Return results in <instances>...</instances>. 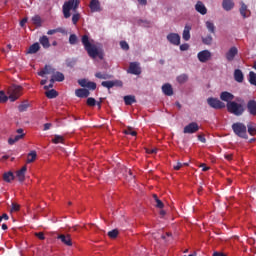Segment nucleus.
<instances>
[{
  "label": "nucleus",
  "mask_w": 256,
  "mask_h": 256,
  "mask_svg": "<svg viewBox=\"0 0 256 256\" xmlns=\"http://www.w3.org/2000/svg\"><path fill=\"white\" fill-rule=\"evenodd\" d=\"M80 0H68L64 2L62 6V13L64 15V19H69L71 17L72 11V23L73 25H77L81 20V13L77 9H79Z\"/></svg>",
  "instance_id": "f257e3e1"
},
{
  "label": "nucleus",
  "mask_w": 256,
  "mask_h": 256,
  "mask_svg": "<svg viewBox=\"0 0 256 256\" xmlns=\"http://www.w3.org/2000/svg\"><path fill=\"white\" fill-rule=\"evenodd\" d=\"M81 41L85 51H87V54L91 59H97V57L103 59V50L99 49L97 45L91 43V40L87 34L82 36Z\"/></svg>",
  "instance_id": "f03ea898"
},
{
  "label": "nucleus",
  "mask_w": 256,
  "mask_h": 256,
  "mask_svg": "<svg viewBox=\"0 0 256 256\" xmlns=\"http://www.w3.org/2000/svg\"><path fill=\"white\" fill-rule=\"evenodd\" d=\"M226 108L228 113L241 117L245 113V99L236 97L234 101L226 104Z\"/></svg>",
  "instance_id": "7ed1b4c3"
},
{
  "label": "nucleus",
  "mask_w": 256,
  "mask_h": 256,
  "mask_svg": "<svg viewBox=\"0 0 256 256\" xmlns=\"http://www.w3.org/2000/svg\"><path fill=\"white\" fill-rule=\"evenodd\" d=\"M8 99H10V101L13 103L15 101H17V99H19V97H21V95H23V87L20 85H11L8 90Z\"/></svg>",
  "instance_id": "20e7f679"
},
{
  "label": "nucleus",
  "mask_w": 256,
  "mask_h": 256,
  "mask_svg": "<svg viewBox=\"0 0 256 256\" xmlns=\"http://www.w3.org/2000/svg\"><path fill=\"white\" fill-rule=\"evenodd\" d=\"M232 131L240 139H249V136H247V126L242 122L232 124Z\"/></svg>",
  "instance_id": "39448f33"
},
{
  "label": "nucleus",
  "mask_w": 256,
  "mask_h": 256,
  "mask_svg": "<svg viewBox=\"0 0 256 256\" xmlns=\"http://www.w3.org/2000/svg\"><path fill=\"white\" fill-rule=\"evenodd\" d=\"M207 103L209 107H212V109H225V103L218 98L210 97L207 99Z\"/></svg>",
  "instance_id": "423d86ee"
},
{
  "label": "nucleus",
  "mask_w": 256,
  "mask_h": 256,
  "mask_svg": "<svg viewBox=\"0 0 256 256\" xmlns=\"http://www.w3.org/2000/svg\"><path fill=\"white\" fill-rule=\"evenodd\" d=\"M197 131H199V124H197V122L189 123L183 129V133L188 135H193V133H197Z\"/></svg>",
  "instance_id": "0eeeda50"
},
{
  "label": "nucleus",
  "mask_w": 256,
  "mask_h": 256,
  "mask_svg": "<svg viewBox=\"0 0 256 256\" xmlns=\"http://www.w3.org/2000/svg\"><path fill=\"white\" fill-rule=\"evenodd\" d=\"M23 131H24L23 128L17 129L16 133H18V135L14 136V137H10L8 139L9 145H15V143H17V141H21V139H23L25 137V133Z\"/></svg>",
  "instance_id": "6e6552de"
},
{
  "label": "nucleus",
  "mask_w": 256,
  "mask_h": 256,
  "mask_svg": "<svg viewBox=\"0 0 256 256\" xmlns=\"http://www.w3.org/2000/svg\"><path fill=\"white\" fill-rule=\"evenodd\" d=\"M57 239L59 241H61V243H63L64 245H66L67 247H73V240L71 239V235L70 234H59L57 236Z\"/></svg>",
  "instance_id": "1a4fd4ad"
},
{
  "label": "nucleus",
  "mask_w": 256,
  "mask_h": 256,
  "mask_svg": "<svg viewBox=\"0 0 256 256\" xmlns=\"http://www.w3.org/2000/svg\"><path fill=\"white\" fill-rule=\"evenodd\" d=\"M167 41H169L171 45H181V36L177 33H169L167 35Z\"/></svg>",
  "instance_id": "9d476101"
},
{
  "label": "nucleus",
  "mask_w": 256,
  "mask_h": 256,
  "mask_svg": "<svg viewBox=\"0 0 256 256\" xmlns=\"http://www.w3.org/2000/svg\"><path fill=\"white\" fill-rule=\"evenodd\" d=\"M239 53V50L237 47L233 46L226 52V60L231 63V61L235 60V57H237V54Z\"/></svg>",
  "instance_id": "9b49d317"
},
{
  "label": "nucleus",
  "mask_w": 256,
  "mask_h": 256,
  "mask_svg": "<svg viewBox=\"0 0 256 256\" xmlns=\"http://www.w3.org/2000/svg\"><path fill=\"white\" fill-rule=\"evenodd\" d=\"M91 13H101L103 8H101V2L99 0H91L89 4Z\"/></svg>",
  "instance_id": "f8f14e48"
},
{
  "label": "nucleus",
  "mask_w": 256,
  "mask_h": 256,
  "mask_svg": "<svg viewBox=\"0 0 256 256\" xmlns=\"http://www.w3.org/2000/svg\"><path fill=\"white\" fill-rule=\"evenodd\" d=\"M197 57L200 63H207L211 59V52L209 50L200 51Z\"/></svg>",
  "instance_id": "ddd939ff"
},
{
  "label": "nucleus",
  "mask_w": 256,
  "mask_h": 256,
  "mask_svg": "<svg viewBox=\"0 0 256 256\" xmlns=\"http://www.w3.org/2000/svg\"><path fill=\"white\" fill-rule=\"evenodd\" d=\"M221 101H224L225 103H233V99H235V95H233L230 92L223 91L220 94Z\"/></svg>",
  "instance_id": "4468645a"
},
{
  "label": "nucleus",
  "mask_w": 256,
  "mask_h": 256,
  "mask_svg": "<svg viewBox=\"0 0 256 256\" xmlns=\"http://www.w3.org/2000/svg\"><path fill=\"white\" fill-rule=\"evenodd\" d=\"M55 81L62 83V81H65V75L62 72L54 71L51 76L50 83H55Z\"/></svg>",
  "instance_id": "2eb2a0df"
},
{
  "label": "nucleus",
  "mask_w": 256,
  "mask_h": 256,
  "mask_svg": "<svg viewBox=\"0 0 256 256\" xmlns=\"http://www.w3.org/2000/svg\"><path fill=\"white\" fill-rule=\"evenodd\" d=\"M129 73H131V75H141V67L139 66V62L130 63Z\"/></svg>",
  "instance_id": "dca6fc26"
},
{
  "label": "nucleus",
  "mask_w": 256,
  "mask_h": 256,
  "mask_svg": "<svg viewBox=\"0 0 256 256\" xmlns=\"http://www.w3.org/2000/svg\"><path fill=\"white\" fill-rule=\"evenodd\" d=\"M55 73V68H52L51 65H45V67L38 72L39 77H45V75H53Z\"/></svg>",
  "instance_id": "f3484780"
},
{
  "label": "nucleus",
  "mask_w": 256,
  "mask_h": 256,
  "mask_svg": "<svg viewBox=\"0 0 256 256\" xmlns=\"http://www.w3.org/2000/svg\"><path fill=\"white\" fill-rule=\"evenodd\" d=\"M246 107H247L248 113L255 117L256 116V101L249 100Z\"/></svg>",
  "instance_id": "a211bd4d"
},
{
  "label": "nucleus",
  "mask_w": 256,
  "mask_h": 256,
  "mask_svg": "<svg viewBox=\"0 0 256 256\" xmlns=\"http://www.w3.org/2000/svg\"><path fill=\"white\" fill-rule=\"evenodd\" d=\"M76 97H80L81 99H85L90 95L89 90L85 88H79L75 90Z\"/></svg>",
  "instance_id": "6ab92c4d"
},
{
  "label": "nucleus",
  "mask_w": 256,
  "mask_h": 256,
  "mask_svg": "<svg viewBox=\"0 0 256 256\" xmlns=\"http://www.w3.org/2000/svg\"><path fill=\"white\" fill-rule=\"evenodd\" d=\"M195 10L197 13H200V15H207V7H205V4H203L201 1L196 3Z\"/></svg>",
  "instance_id": "aec40b11"
},
{
  "label": "nucleus",
  "mask_w": 256,
  "mask_h": 256,
  "mask_svg": "<svg viewBox=\"0 0 256 256\" xmlns=\"http://www.w3.org/2000/svg\"><path fill=\"white\" fill-rule=\"evenodd\" d=\"M25 173H27V166H23L20 170L16 172V177L20 183L25 181Z\"/></svg>",
  "instance_id": "412c9836"
},
{
  "label": "nucleus",
  "mask_w": 256,
  "mask_h": 256,
  "mask_svg": "<svg viewBox=\"0 0 256 256\" xmlns=\"http://www.w3.org/2000/svg\"><path fill=\"white\" fill-rule=\"evenodd\" d=\"M162 93L167 95V97H171V95H173V86H171L169 83L164 84L162 86Z\"/></svg>",
  "instance_id": "4be33fe9"
},
{
  "label": "nucleus",
  "mask_w": 256,
  "mask_h": 256,
  "mask_svg": "<svg viewBox=\"0 0 256 256\" xmlns=\"http://www.w3.org/2000/svg\"><path fill=\"white\" fill-rule=\"evenodd\" d=\"M234 79L237 81V83H243L245 76L243 75V71L240 69H236L234 71Z\"/></svg>",
  "instance_id": "5701e85b"
},
{
  "label": "nucleus",
  "mask_w": 256,
  "mask_h": 256,
  "mask_svg": "<svg viewBox=\"0 0 256 256\" xmlns=\"http://www.w3.org/2000/svg\"><path fill=\"white\" fill-rule=\"evenodd\" d=\"M182 39H184V41H189V39H191V26L186 25L184 27Z\"/></svg>",
  "instance_id": "b1692460"
},
{
  "label": "nucleus",
  "mask_w": 256,
  "mask_h": 256,
  "mask_svg": "<svg viewBox=\"0 0 256 256\" xmlns=\"http://www.w3.org/2000/svg\"><path fill=\"white\" fill-rule=\"evenodd\" d=\"M222 7L225 11H231L235 7L233 0H223Z\"/></svg>",
  "instance_id": "393cba45"
},
{
  "label": "nucleus",
  "mask_w": 256,
  "mask_h": 256,
  "mask_svg": "<svg viewBox=\"0 0 256 256\" xmlns=\"http://www.w3.org/2000/svg\"><path fill=\"white\" fill-rule=\"evenodd\" d=\"M39 43L44 49H49V47H51V43L49 42V38L47 36L40 37Z\"/></svg>",
  "instance_id": "a878e982"
},
{
  "label": "nucleus",
  "mask_w": 256,
  "mask_h": 256,
  "mask_svg": "<svg viewBox=\"0 0 256 256\" xmlns=\"http://www.w3.org/2000/svg\"><path fill=\"white\" fill-rule=\"evenodd\" d=\"M39 49H41V46L39 45V43L36 42L29 47L27 53H29L30 55H34V53H37Z\"/></svg>",
  "instance_id": "bb28decb"
},
{
  "label": "nucleus",
  "mask_w": 256,
  "mask_h": 256,
  "mask_svg": "<svg viewBox=\"0 0 256 256\" xmlns=\"http://www.w3.org/2000/svg\"><path fill=\"white\" fill-rule=\"evenodd\" d=\"M45 95L48 99H55V98L59 97V93L55 89H51L49 91H46Z\"/></svg>",
  "instance_id": "cd10ccee"
},
{
  "label": "nucleus",
  "mask_w": 256,
  "mask_h": 256,
  "mask_svg": "<svg viewBox=\"0 0 256 256\" xmlns=\"http://www.w3.org/2000/svg\"><path fill=\"white\" fill-rule=\"evenodd\" d=\"M14 179H15V175L13 174V172H6L3 174V180L6 183H11Z\"/></svg>",
  "instance_id": "c85d7f7f"
},
{
  "label": "nucleus",
  "mask_w": 256,
  "mask_h": 256,
  "mask_svg": "<svg viewBox=\"0 0 256 256\" xmlns=\"http://www.w3.org/2000/svg\"><path fill=\"white\" fill-rule=\"evenodd\" d=\"M125 105H133V103H137V99L133 95L124 96Z\"/></svg>",
  "instance_id": "c756f323"
},
{
  "label": "nucleus",
  "mask_w": 256,
  "mask_h": 256,
  "mask_svg": "<svg viewBox=\"0 0 256 256\" xmlns=\"http://www.w3.org/2000/svg\"><path fill=\"white\" fill-rule=\"evenodd\" d=\"M249 13H251V12H249V11L247 10L246 4L242 2V3H241V8H240V15H242V17H243L244 19H246V17H249Z\"/></svg>",
  "instance_id": "7c9ffc66"
},
{
  "label": "nucleus",
  "mask_w": 256,
  "mask_h": 256,
  "mask_svg": "<svg viewBox=\"0 0 256 256\" xmlns=\"http://www.w3.org/2000/svg\"><path fill=\"white\" fill-rule=\"evenodd\" d=\"M248 81H249L250 85H253L254 87H256V73L255 72H253V71L249 72Z\"/></svg>",
  "instance_id": "2f4dec72"
},
{
  "label": "nucleus",
  "mask_w": 256,
  "mask_h": 256,
  "mask_svg": "<svg viewBox=\"0 0 256 256\" xmlns=\"http://www.w3.org/2000/svg\"><path fill=\"white\" fill-rule=\"evenodd\" d=\"M246 129H248L249 135H256V125L255 123H248Z\"/></svg>",
  "instance_id": "473e14b6"
},
{
  "label": "nucleus",
  "mask_w": 256,
  "mask_h": 256,
  "mask_svg": "<svg viewBox=\"0 0 256 256\" xmlns=\"http://www.w3.org/2000/svg\"><path fill=\"white\" fill-rule=\"evenodd\" d=\"M176 79L180 85H183V83H187V81H189V76L187 74H181Z\"/></svg>",
  "instance_id": "72a5a7b5"
},
{
  "label": "nucleus",
  "mask_w": 256,
  "mask_h": 256,
  "mask_svg": "<svg viewBox=\"0 0 256 256\" xmlns=\"http://www.w3.org/2000/svg\"><path fill=\"white\" fill-rule=\"evenodd\" d=\"M154 201H155V207H157V209H163V207H165V205L163 204V201L159 200V197H157V194L153 195Z\"/></svg>",
  "instance_id": "f704fd0d"
},
{
  "label": "nucleus",
  "mask_w": 256,
  "mask_h": 256,
  "mask_svg": "<svg viewBox=\"0 0 256 256\" xmlns=\"http://www.w3.org/2000/svg\"><path fill=\"white\" fill-rule=\"evenodd\" d=\"M35 159H37V152L36 151H31L28 154L27 163H33V161H35Z\"/></svg>",
  "instance_id": "c9c22d12"
},
{
  "label": "nucleus",
  "mask_w": 256,
  "mask_h": 256,
  "mask_svg": "<svg viewBox=\"0 0 256 256\" xmlns=\"http://www.w3.org/2000/svg\"><path fill=\"white\" fill-rule=\"evenodd\" d=\"M102 87H106V89H112V87H115V85H117L116 82L114 81H103L101 83Z\"/></svg>",
  "instance_id": "e433bc0d"
},
{
  "label": "nucleus",
  "mask_w": 256,
  "mask_h": 256,
  "mask_svg": "<svg viewBox=\"0 0 256 256\" xmlns=\"http://www.w3.org/2000/svg\"><path fill=\"white\" fill-rule=\"evenodd\" d=\"M206 29H208L209 33L215 34V24L211 21H206Z\"/></svg>",
  "instance_id": "4c0bfd02"
},
{
  "label": "nucleus",
  "mask_w": 256,
  "mask_h": 256,
  "mask_svg": "<svg viewBox=\"0 0 256 256\" xmlns=\"http://www.w3.org/2000/svg\"><path fill=\"white\" fill-rule=\"evenodd\" d=\"M202 43L204 45H211L213 43V36L207 35L206 37H202Z\"/></svg>",
  "instance_id": "58836bf2"
},
{
  "label": "nucleus",
  "mask_w": 256,
  "mask_h": 256,
  "mask_svg": "<svg viewBox=\"0 0 256 256\" xmlns=\"http://www.w3.org/2000/svg\"><path fill=\"white\" fill-rule=\"evenodd\" d=\"M27 109H29V103L27 101L18 106V110L20 111V113L27 111Z\"/></svg>",
  "instance_id": "ea45409f"
},
{
  "label": "nucleus",
  "mask_w": 256,
  "mask_h": 256,
  "mask_svg": "<svg viewBox=\"0 0 256 256\" xmlns=\"http://www.w3.org/2000/svg\"><path fill=\"white\" fill-rule=\"evenodd\" d=\"M9 96L5 95V91L0 90V103H7Z\"/></svg>",
  "instance_id": "a19ab883"
},
{
  "label": "nucleus",
  "mask_w": 256,
  "mask_h": 256,
  "mask_svg": "<svg viewBox=\"0 0 256 256\" xmlns=\"http://www.w3.org/2000/svg\"><path fill=\"white\" fill-rule=\"evenodd\" d=\"M32 23L37 25V27H41V16L36 15L32 17Z\"/></svg>",
  "instance_id": "79ce46f5"
},
{
  "label": "nucleus",
  "mask_w": 256,
  "mask_h": 256,
  "mask_svg": "<svg viewBox=\"0 0 256 256\" xmlns=\"http://www.w3.org/2000/svg\"><path fill=\"white\" fill-rule=\"evenodd\" d=\"M64 138L61 135H55L54 139L52 140V143H54L55 145L59 144V143H63Z\"/></svg>",
  "instance_id": "37998d69"
},
{
  "label": "nucleus",
  "mask_w": 256,
  "mask_h": 256,
  "mask_svg": "<svg viewBox=\"0 0 256 256\" xmlns=\"http://www.w3.org/2000/svg\"><path fill=\"white\" fill-rule=\"evenodd\" d=\"M77 41H79L78 38H77V35L71 34L69 36V43H70V45H77Z\"/></svg>",
  "instance_id": "c03bdc74"
},
{
  "label": "nucleus",
  "mask_w": 256,
  "mask_h": 256,
  "mask_svg": "<svg viewBox=\"0 0 256 256\" xmlns=\"http://www.w3.org/2000/svg\"><path fill=\"white\" fill-rule=\"evenodd\" d=\"M86 103L88 107H95V105H97V100H95L93 97H90L87 99Z\"/></svg>",
  "instance_id": "a18cd8bd"
},
{
  "label": "nucleus",
  "mask_w": 256,
  "mask_h": 256,
  "mask_svg": "<svg viewBox=\"0 0 256 256\" xmlns=\"http://www.w3.org/2000/svg\"><path fill=\"white\" fill-rule=\"evenodd\" d=\"M117 235H119V230L117 229L108 232V237H110V239H116Z\"/></svg>",
  "instance_id": "49530a36"
},
{
  "label": "nucleus",
  "mask_w": 256,
  "mask_h": 256,
  "mask_svg": "<svg viewBox=\"0 0 256 256\" xmlns=\"http://www.w3.org/2000/svg\"><path fill=\"white\" fill-rule=\"evenodd\" d=\"M120 47L121 49H123V51H129V44L127 43V41H121Z\"/></svg>",
  "instance_id": "de8ad7c7"
},
{
  "label": "nucleus",
  "mask_w": 256,
  "mask_h": 256,
  "mask_svg": "<svg viewBox=\"0 0 256 256\" xmlns=\"http://www.w3.org/2000/svg\"><path fill=\"white\" fill-rule=\"evenodd\" d=\"M86 87L88 89H91L92 91H95L97 89V84L95 82H88L86 84Z\"/></svg>",
  "instance_id": "09e8293b"
},
{
  "label": "nucleus",
  "mask_w": 256,
  "mask_h": 256,
  "mask_svg": "<svg viewBox=\"0 0 256 256\" xmlns=\"http://www.w3.org/2000/svg\"><path fill=\"white\" fill-rule=\"evenodd\" d=\"M63 30L61 28H56L47 31V35H55V33H61Z\"/></svg>",
  "instance_id": "8fccbe9b"
},
{
  "label": "nucleus",
  "mask_w": 256,
  "mask_h": 256,
  "mask_svg": "<svg viewBox=\"0 0 256 256\" xmlns=\"http://www.w3.org/2000/svg\"><path fill=\"white\" fill-rule=\"evenodd\" d=\"M95 77H97V79H109V75L103 74L101 72L96 73Z\"/></svg>",
  "instance_id": "3c124183"
},
{
  "label": "nucleus",
  "mask_w": 256,
  "mask_h": 256,
  "mask_svg": "<svg viewBox=\"0 0 256 256\" xmlns=\"http://www.w3.org/2000/svg\"><path fill=\"white\" fill-rule=\"evenodd\" d=\"M125 135H131L132 137H136L137 136V132L131 130V129H128V130H125L124 131Z\"/></svg>",
  "instance_id": "603ef678"
},
{
  "label": "nucleus",
  "mask_w": 256,
  "mask_h": 256,
  "mask_svg": "<svg viewBox=\"0 0 256 256\" xmlns=\"http://www.w3.org/2000/svg\"><path fill=\"white\" fill-rule=\"evenodd\" d=\"M35 236L40 239V241H45V234L43 232L35 233Z\"/></svg>",
  "instance_id": "864d4df0"
},
{
  "label": "nucleus",
  "mask_w": 256,
  "mask_h": 256,
  "mask_svg": "<svg viewBox=\"0 0 256 256\" xmlns=\"http://www.w3.org/2000/svg\"><path fill=\"white\" fill-rule=\"evenodd\" d=\"M87 83V79L78 80V85H80V87H87Z\"/></svg>",
  "instance_id": "5fc2aeb1"
},
{
  "label": "nucleus",
  "mask_w": 256,
  "mask_h": 256,
  "mask_svg": "<svg viewBox=\"0 0 256 256\" xmlns=\"http://www.w3.org/2000/svg\"><path fill=\"white\" fill-rule=\"evenodd\" d=\"M19 209H21L19 204L12 203L11 211H19Z\"/></svg>",
  "instance_id": "6e6d98bb"
},
{
  "label": "nucleus",
  "mask_w": 256,
  "mask_h": 256,
  "mask_svg": "<svg viewBox=\"0 0 256 256\" xmlns=\"http://www.w3.org/2000/svg\"><path fill=\"white\" fill-rule=\"evenodd\" d=\"M188 50H189V44L180 45V51H188Z\"/></svg>",
  "instance_id": "4d7b16f0"
},
{
  "label": "nucleus",
  "mask_w": 256,
  "mask_h": 256,
  "mask_svg": "<svg viewBox=\"0 0 256 256\" xmlns=\"http://www.w3.org/2000/svg\"><path fill=\"white\" fill-rule=\"evenodd\" d=\"M9 221V215L7 213H4L2 216H0V223L3 221Z\"/></svg>",
  "instance_id": "13d9d810"
},
{
  "label": "nucleus",
  "mask_w": 256,
  "mask_h": 256,
  "mask_svg": "<svg viewBox=\"0 0 256 256\" xmlns=\"http://www.w3.org/2000/svg\"><path fill=\"white\" fill-rule=\"evenodd\" d=\"M198 141L201 143H207V139L203 135H198Z\"/></svg>",
  "instance_id": "bf43d9fd"
},
{
  "label": "nucleus",
  "mask_w": 256,
  "mask_h": 256,
  "mask_svg": "<svg viewBox=\"0 0 256 256\" xmlns=\"http://www.w3.org/2000/svg\"><path fill=\"white\" fill-rule=\"evenodd\" d=\"M181 167H183V163H181V162H177V164L174 165L175 171H179V169H181Z\"/></svg>",
  "instance_id": "052dcab7"
},
{
  "label": "nucleus",
  "mask_w": 256,
  "mask_h": 256,
  "mask_svg": "<svg viewBox=\"0 0 256 256\" xmlns=\"http://www.w3.org/2000/svg\"><path fill=\"white\" fill-rule=\"evenodd\" d=\"M147 153H149L150 155H155V153H157V148L147 149Z\"/></svg>",
  "instance_id": "680f3d73"
},
{
  "label": "nucleus",
  "mask_w": 256,
  "mask_h": 256,
  "mask_svg": "<svg viewBox=\"0 0 256 256\" xmlns=\"http://www.w3.org/2000/svg\"><path fill=\"white\" fill-rule=\"evenodd\" d=\"M51 126H52L51 123H46V124H44V129H43V131H49V129H51Z\"/></svg>",
  "instance_id": "e2e57ef3"
},
{
  "label": "nucleus",
  "mask_w": 256,
  "mask_h": 256,
  "mask_svg": "<svg viewBox=\"0 0 256 256\" xmlns=\"http://www.w3.org/2000/svg\"><path fill=\"white\" fill-rule=\"evenodd\" d=\"M167 237H173V233H171V232H166L165 235H162V239H167Z\"/></svg>",
  "instance_id": "0e129e2a"
},
{
  "label": "nucleus",
  "mask_w": 256,
  "mask_h": 256,
  "mask_svg": "<svg viewBox=\"0 0 256 256\" xmlns=\"http://www.w3.org/2000/svg\"><path fill=\"white\" fill-rule=\"evenodd\" d=\"M53 83L55 82H50L48 86H44L45 91H48V89H53Z\"/></svg>",
  "instance_id": "69168bd1"
},
{
  "label": "nucleus",
  "mask_w": 256,
  "mask_h": 256,
  "mask_svg": "<svg viewBox=\"0 0 256 256\" xmlns=\"http://www.w3.org/2000/svg\"><path fill=\"white\" fill-rule=\"evenodd\" d=\"M25 23H27V18H24L20 21V27H25Z\"/></svg>",
  "instance_id": "338daca9"
},
{
  "label": "nucleus",
  "mask_w": 256,
  "mask_h": 256,
  "mask_svg": "<svg viewBox=\"0 0 256 256\" xmlns=\"http://www.w3.org/2000/svg\"><path fill=\"white\" fill-rule=\"evenodd\" d=\"M213 256H226L223 252H214Z\"/></svg>",
  "instance_id": "774afa93"
}]
</instances>
